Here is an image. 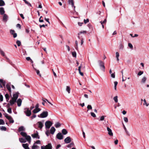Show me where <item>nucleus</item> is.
<instances>
[{
  "instance_id": "3",
  "label": "nucleus",
  "mask_w": 149,
  "mask_h": 149,
  "mask_svg": "<svg viewBox=\"0 0 149 149\" xmlns=\"http://www.w3.org/2000/svg\"><path fill=\"white\" fill-rule=\"evenodd\" d=\"M24 112L26 116H29L31 114V111L29 108H26L24 109Z\"/></svg>"
},
{
  "instance_id": "31",
  "label": "nucleus",
  "mask_w": 149,
  "mask_h": 149,
  "mask_svg": "<svg viewBox=\"0 0 149 149\" xmlns=\"http://www.w3.org/2000/svg\"><path fill=\"white\" fill-rule=\"evenodd\" d=\"M5 97L6 98V101L7 102H8L9 100V95L8 94H6L5 95Z\"/></svg>"
},
{
  "instance_id": "5",
  "label": "nucleus",
  "mask_w": 149,
  "mask_h": 149,
  "mask_svg": "<svg viewBox=\"0 0 149 149\" xmlns=\"http://www.w3.org/2000/svg\"><path fill=\"white\" fill-rule=\"evenodd\" d=\"M52 146L51 143H48L46 146H41V149H52Z\"/></svg>"
},
{
  "instance_id": "13",
  "label": "nucleus",
  "mask_w": 149,
  "mask_h": 149,
  "mask_svg": "<svg viewBox=\"0 0 149 149\" xmlns=\"http://www.w3.org/2000/svg\"><path fill=\"white\" fill-rule=\"evenodd\" d=\"M31 136L33 138H37L38 139H39L40 138V136L38 134H36L35 133L31 135Z\"/></svg>"
},
{
  "instance_id": "17",
  "label": "nucleus",
  "mask_w": 149,
  "mask_h": 149,
  "mask_svg": "<svg viewBox=\"0 0 149 149\" xmlns=\"http://www.w3.org/2000/svg\"><path fill=\"white\" fill-rule=\"evenodd\" d=\"M22 146L25 149H30L29 147V144L27 143L25 144H23Z\"/></svg>"
},
{
  "instance_id": "46",
  "label": "nucleus",
  "mask_w": 149,
  "mask_h": 149,
  "mask_svg": "<svg viewBox=\"0 0 149 149\" xmlns=\"http://www.w3.org/2000/svg\"><path fill=\"white\" fill-rule=\"evenodd\" d=\"M8 112L9 113H12V109L11 108H8L7 109Z\"/></svg>"
},
{
  "instance_id": "15",
  "label": "nucleus",
  "mask_w": 149,
  "mask_h": 149,
  "mask_svg": "<svg viewBox=\"0 0 149 149\" xmlns=\"http://www.w3.org/2000/svg\"><path fill=\"white\" fill-rule=\"evenodd\" d=\"M16 102V100L12 98L11 100H10L9 102V104L12 106Z\"/></svg>"
},
{
  "instance_id": "55",
  "label": "nucleus",
  "mask_w": 149,
  "mask_h": 149,
  "mask_svg": "<svg viewBox=\"0 0 149 149\" xmlns=\"http://www.w3.org/2000/svg\"><path fill=\"white\" fill-rule=\"evenodd\" d=\"M3 96L1 94L0 95V100L1 102L3 101Z\"/></svg>"
},
{
  "instance_id": "25",
  "label": "nucleus",
  "mask_w": 149,
  "mask_h": 149,
  "mask_svg": "<svg viewBox=\"0 0 149 149\" xmlns=\"http://www.w3.org/2000/svg\"><path fill=\"white\" fill-rule=\"evenodd\" d=\"M62 132L63 135H66L68 133V132L66 129H63L62 130Z\"/></svg>"
},
{
  "instance_id": "6",
  "label": "nucleus",
  "mask_w": 149,
  "mask_h": 149,
  "mask_svg": "<svg viewBox=\"0 0 149 149\" xmlns=\"http://www.w3.org/2000/svg\"><path fill=\"white\" fill-rule=\"evenodd\" d=\"M63 136L62 134L60 133H58L56 135V137L58 139L61 140L63 139Z\"/></svg>"
},
{
  "instance_id": "28",
  "label": "nucleus",
  "mask_w": 149,
  "mask_h": 149,
  "mask_svg": "<svg viewBox=\"0 0 149 149\" xmlns=\"http://www.w3.org/2000/svg\"><path fill=\"white\" fill-rule=\"evenodd\" d=\"M119 48V49L120 50H123V49L124 48V46L121 42L120 43Z\"/></svg>"
},
{
  "instance_id": "10",
  "label": "nucleus",
  "mask_w": 149,
  "mask_h": 149,
  "mask_svg": "<svg viewBox=\"0 0 149 149\" xmlns=\"http://www.w3.org/2000/svg\"><path fill=\"white\" fill-rule=\"evenodd\" d=\"M10 33L13 35L14 38H15L17 36V34L15 33V31L14 30L11 29L10 30Z\"/></svg>"
},
{
  "instance_id": "42",
  "label": "nucleus",
  "mask_w": 149,
  "mask_h": 149,
  "mask_svg": "<svg viewBox=\"0 0 149 149\" xmlns=\"http://www.w3.org/2000/svg\"><path fill=\"white\" fill-rule=\"evenodd\" d=\"M5 123L3 120L2 119H0V125H4Z\"/></svg>"
},
{
  "instance_id": "50",
  "label": "nucleus",
  "mask_w": 149,
  "mask_h": 149,
  "mask_svg": "<svg viewBox=\"0 0 149 149\" xmlns=\"http://www.w3.org/2000/svg\"><path fill=\"white\" fill-rule=\"evenodd\" d=\"M143 73V71H140L138 73V75L139 76H140Z\"/></svg>"
},
{
  "instance_id": "47",
  "label": "nucleus",
  "mask_w": 149,
  "mask_h": 149,
  "mask_svg": "<svg viewBox=\"0 0 149 149\" xmlns=\"http://www.w3.org/2000/svg\"><path fill=\"white\" fill-rule=\"evenodd\" d=\"M128 46L131 49H132L133 48V46L132 45L131 43H129L128 44Z\"/></svg>"
},
{
  "instance_id": "26",
  "label": "nucleus",
  "mask_w": 149,
  "mask_h": 149,
  "mask_svg": "<svg viewBox=\"0 0 149 149\" xmlns=\"http://www.w3.org/2000/svg\"><path fill=\"white\" fill-rule=\"evenodd\" d=\"M36 143H34L33 145L32 146V149H37L39 148L38 146L35 145Z\"/></svg>"
},
{
  "instance_id": "29",
  "label": "nucleus",
  "mask_w": 149,
  "mask_h": 149,
  "mask_svg": "<svg viewBox=\"0 0 149 149\" xmlns=\"http://www.w3.org/2000/svg\"><path fill=\"white\" fill-rule=\"evenodd\" d=\"M6 87L7 89L10 92H11V88L10 85L8 84H7L6 85Z\"/></svg>"
},
{
  "instance_id": "54",
  "label": "nucleus",
  "mask_w": 149,
  "mask_h": 149,
  "mask_svg": "<svg viewBox=\"0 0 149 149\" xmlns=\"http://www.w3.org/2000/svg\"><path fill=\"white\" fill-rule=\"evenodd\" d=\"M124 120L126 123H127L128 122V119L127 117H124Z\"/></svg>"
},
{
  "instance_id": "59",
  "label": "nucleus",
  "mask_w": 149,
  "mask_h": 149,
  "mask_svg": "<svg viewBox=\"0 0 149 149\" xmlns=\"http://www.w3.org/2000/svg\"><path fill=\"white\" fill-rule=\"evenodd\" d=\"M11 105L9 103H8L6 105V107L8 109V108H10V106Z\"/></svg>"
},
{
  "instance_id": "9",
  "label": "nucleus",
  "mask_w": 149,
  "mask_h": 149,
  "mask_svg": "<svg viewBox=\"0 0 149 149\" xmlns=\"http://www.w3.org/2000/svg\"><path fill=\"white\" fill-rule=\"evenodd\" d=\"M37 124H38V127L40 130H41L44 125L43 123L41 121H39L37 123Z\"/></svg>"
},
{
  "instance_id": "14",
  "label": "nucleus",
  "mask_w": 149,
  "mask_h": 149,
  "mask_svg": "<svg viewBox=\"0 0 149 149\" xmlns=\"http://www.w3.org/2000/svg\"><path fill=\"white\" fill-rule=\"evenodd\" d=\"M42 100H43V102H42V104L43 105H45V102H46V101H47L49 104H50L51 105H53V104L52 103L49 102L47 99H46L42 98Z\"/></svg>"
},
{
  "instance_id": "63",
  "label": "nucleus",
  "mask_w": 149,
  "mask_h": 149,
  "mask_svg": "<svg viewBox=\"0 0 149 149\" xmlns=\"http://www.w3.org/2000/svg\"><path fill=\"white\" fill-rule=\"evenodd\" d=\"M83 39H84L83 38H81V45H82V44H83V43L84 42Z\"/></svg>"
},
{
  "instance_id": "7",
  "label": "nucleus",
  "mask_w": 149,
  "mask_h": 149,
  "mask_svg": "<svg viewBox=\"0 0 149 149\" xmlns=\"http://www.w3.org/2000/svg\"><path fill=\"white\" fill-rule=\"evenodd\" d=\"M19 94V93L18 92H17L15 93L13 95V97L12 98L15 100H17Z\"/></svg>"
},
{
  "instance_id": "51",
  "label": "nucleus",
  "mask_w": 149,
  "mask_h": 149,
  "mask_svg": "<svg viewBox=\"0 0 149 149\" xmlns=\"http://www.w3.org/2000/svg\"><path fill=\"white\" fill-rule=\"evenodd\" d=\"M104 116H102L100 117V119L99 120L100 121H102L104 120Z\"/></svg>"
},
{
  "instance_id": "38",
  "label": "nucleus",
  "mask_w": 149,
  "mask_h": 149,
  "mask_svg": "<svg viewBox=\"0 0 149 149\" xmlns=\"http://www.w3.org/2000/svg\"><path fill=\"white\" fill-rule=\"evenodd\" d=\"M24 2L26 4H27L28 6H30L31 7L32 6H31V4L29 2H28L26 0H25Z\"/></svg>"
},
{
  "instance_id": "22",
  "label": "nucleus",
  "mask_w": 149,
  "mask_h": 149,
  "mask_svg": "<svg viewBox=\"0 0 149 149\" xmlns=\"http://www.w3.org/2000/svg\"><path fill=\"white\" fill-rule=\"evenodd\" d=\"M32 66L33 68V69L36 70V73H37V74L39 76H40V77H41V74L40 73V71L39 70H37L33 66V64L32 65Z\"/></svg>"
},
{
  "instance_id": "11",
  "label": "nucleus",
  "mask_w": 149,
  "mask_h": 149,
  "mask_svg": "<svg viewBox=\"0 0 149 149\" xmlns=\"http://www.w3.org/2000/svg\"><path fill=\"white\" fill-rule=\"evenodd\" d=\"M107 130L108 132V134L110 136H113V133L112 132V130L109 127H107Z\"/></svg>"
},
{
  "instance_id": "27",
  "label": "nucleus",
  "mask_w": 149,
  "mask_h": 149,
  "mask_svg": "<svg viewBox=\"0 0 149 149\" xmlns=\"http://www.w3.org/2000/svg\"><path fill=\"white\" fill-rule=\"evenodd\" d=\"M5 117H6L8 120H10L12 118V117L10 116H9L8 114L6 113L4 114Z\"/></svg>"
},
{
  "instance_id": "37",
  "label": "nucleus",
  "mask_w": 149,
  "mask_h": 149,
  "mask_svg": "<svg viewBox=\"0 0 149 149\" xmlns=\"http://www.w3.org/2000/svg\"><path fill=\"white\" fill-rule=\"evenodd\" d=\"M113 99L116 102H116H118V96H115L113 97Z\"/></svg>"
},
{
  "instance_id": "32",
  "label": "nucleus",
  "mask_w": 149,
  "mask_h": 149,
  "mask_svg": "<svg viewBox=\"0 0 149 149\" xmlns=\"http://www.w3.org/2000/svg\"><path fill=\"white\" fill-rule=\"evenodd\" d=\"M8 17L7 15H6V14H4L3 17V20L5 21H6L8 19Z\"/></svg>"
},
{
  "instance_id": "43",
  "label": "nucleus",
  "mask_w": 149,
  "mask_h": 149,
  "mask_svg": "<svg viewBox=\"0 0 149 149\" xmlns=\"http://www.w3.org/2000/svg\"><path fill=\"white\" fill-rule=\"evenodd\" d=\"M72 55L73 57H76V53L75 52H72Z\"/></svg>"
},
{
  "instance_id": "20",
  "label": "nucleus",
  "mask_w": 149,
  "mask_h": 149,
  "mask_svg": "<svg viewBox=\"0 0 149 149\" xmlns=\"http://www.w3.org/2000/svg\"><path fill=\"white\" fill-rule=\"evenodd\" d=\"M18 131L19 132H21L22 131H24L25 130V128L23 126H21L18 129Z\"/></svg>"
},
{
  "instance_id": "56",
  "label": "nucleus",
  "mask_w": 149,
  "mask_h": 149,
  "mask_svg": "<svg viewBox=\"0 0 149 149\" xmlns=\"http://www.w3.org/2000/svg\"><path fill=\"white\" fill-rule=\"evenodd\" d=\"M9 120V122L10 123H13L14 122V120L12 118L10 120Z\"/></svg>"
},
{
  "instance_id": "49",
  "label": "nucleus",
  "mask_w": 149,
  "mask_h": 149,
  "mask_svg": "<svg viewBox=\"0 0 149 149\" xmlns=\"http://www.w3.org/2000/svg\"><path fill=\"white\" fill-rule=\"evenodd\" d=\"M0 53L1 54L4 56H5V53H4V52H3V51L1 49L0 50Z\"/></svg>"
},
{
  "instance_id": "52",
  "label": "nucleus",
  "mask_w": 149,
  "mask_h": 149,
  "mask_svg": "<svg viewBox=\"0 0 149 149\" xmlns=\"http://www.w3.org/2000/svg\"><path fill=\"white\" fill-rule=\"evenodd\" d=\"M91 115L93 117H96V116L94 113L93 112H91Z\"/></svg>"
},
{
  "instance_id": "35",
  "label": "nucleus",
  "mask_w": 149,
  "mask_h": 149,
  "mask_svg": "<svg viewBox=\"0 0 149 149\" xmlns=\"http://www.w3.org/2000/svg\"><path fill=\"white\" fill-rule=\"evenodd\" d=\"M20 134L22 136L25 137L27 135L26 133L24 132H20Z\"/></svg>"
},
{
  "instance_id": "12",
  "label": "nucleus",
  "mask_w": 149,
  "mask_h": 149,
  "mask_svg": "<svg viewBox=\"0 0 149 149\" xmlns=\"http://www.w3.org/2000/svg\"><path fill=\"white\" fill-rule=\"evenodd\" d=\"M68 3L69 4H70L72 7L74 8V10L75 6H74V3L73 0H68Z\"/></svg>"
},
{
  "instance_id": "1",
  "label": "nucleus",
  "mask_w": 149,
  "mask_h": 149,
  "mask_svg": "<svg viewBox=\"0 0 149 149\" xmlns=\"http://www.w3.org/2000/svg\"><path fill=\"white\" fill-rule=\"evenodd\" d=\"M100 69L103 71H104L105 67L104 62L101 60H98V61Z\"/></svg>"
},
{
  "instance_id": "41",
  "label": "nucleus",
  "mask_w": 149,
  "mask_h": 149,
  "mask_svg": "<svg viewBox=\"0 0 149 149\" xmlns=\"http://www.w3.org/2000/svg\"><path fill=\"white\" fill-rule=\"evenodd\" d=\"M74 145V143L73 142H72L70 144L68 145L67 147L68 148H70L71 146H73Z\"/></svg>"
},
{
  "instance_id": "34",
  "label": "nucleus",
  "mask_w": 149,
  "mask_h": 149,
  "mask_svg": "<svg viewBox=\"0 0 149 149\" xmlns=\"http://www.w3.org/2000/svg\"><path fill=\"white\" fill-rule=\"evenodd\" d=\"M66 90L68 92V93H70V88L69 86H66Z\"/></svg>"
},
{
  "instance_id": "62",
  "label": "nucleus",
  "mask_w": 149,
  "mask_h": 149,
  "mask_svg": "<svg viewBox=\"0 0 149 149\" xmlns=\"http://www.w3.org/2000/svg\"><path fill=\"white\" fill-rule=\"evenodd\" d=\"M36 115L34 114L31 117V118L32 119H33L34 118H35L36 117Z\"/></svg>"
},
{
  "instance_id": "18",
  "label": "nucleus",
  "mask_w": 149,
  "mask_h": 149,
  "mask_svg": "<svg viewBox=\"0 0 149 149\" xmlns=\"http://www.w3.org/2000/svg\"><path fill=\"white\" fill-rule=\"evenodd\" d=\"M56 130L55 129L54 127H52L51 128L50 130V133L52 134H54L55 131Z\"/></svg>"
},
{
  "instance_id": "2",
  "label": "nucleus",
  "mask_w": 149,
  "mask_h": 149,
  "mask_svg": "<svg viewBox=\"0 0 149 149\" xmlns=\"http://www.w3.org/2000/svg\"><path fill=\"white\" fill-rule=\"evenodd\" d=\"M48 116V112L47 111H44L40 115H38V116L40 118H45L47 117Z\"/></svg>"
},
{
  "instance_id": "40",
  "label": "nucleus",
  "mask_w": 149,
  "mask_h": 149,
  "mask_svg": "<svg viewBox=\"0 0 149 149\" xmlns=\"http://www.w3.org/2000/svg\"><path fill=\"white\" fill-rule=\"evenodd\" d=\"M16 42L18 46H20L21 45V42L19 40H17Z\"/></svg>"
},
{
  "instance_id": "8",
  "label": "nucleus",
  "mask_w": 149,
  "mask_h": 149,
  "mask_svg": "<svg viewBox=\"0 0 149 149\" xmlns=\"http://www.w3.org/2000/svg\"><path fill=\"white\" fill-rule=\"evenodd\" d=\"M65 142L66 143H68L70 142L71 141V138L70 137L68 136L64 140Z\"/></svg>"
},
{
  "instance_id": "64",
  "label": "nucleus",
  "mask_w": 149,
  "mask_h": 149,
  "mask_svg": "<svg viewBox=\"0 0 149 149\" xmlns=\"http://www.w3.org/2000/svg\"><path fill=\"white\" fill-rule=\"evenodd\" d=\"M61 147V145L60 144H58L56 147V149H58V148H59L60 147Z\"/></svg>"
},
{
  "instance_id": "16",
  "label": "nucleus",
  "mask_w": 149,
  "mask_h": 149,
  "mask_svg": "<svg viewBox=\"0 0 149 149\" xmlns=\"http://www.w3.org/2000/svg\"><path fill=\"white\" fill-rule=\"evenodd\" d=\"M17 106L18 107L20 106L21 105V104L22 102V100L20 98L18 99L17 101Z\"/></svg>"
},
{
  "instance_id": "61",
  "label": "nucleus",
  "mask_w": 149,
  "mask_h": 149,
  "mask_svg": "<svg viewBox=\"0 0 149 149\" xmlns=\"http://www.w3.org/2000/svg\"><path fill=\"white\" fill-rule=\"evenodd\" d=\"M106 19H105L104 20V21L103 22H102V21H100V22L101 23V24H103L104 23H106Z\"/></svg>"
},
{
  "instance_id": "33",
  "label": "nucleus",
  "mask_w": 149,
  "mask_h": 149,
  "mask_svg": "<svg viewBox=\"0 0 149 149\" xmlns=\"http://www.w3.org/2000/svg\"><path fill=\"white\" fill-rule=\"evenodd\" d=\"M61 126V124L58 122L56 123L55 124V126L56 128L59 127Z\"/></svg>"
},
{
  "instance_id": "30",
  "label": "nucleus",
  "mask_w": 149,
  "mask_h": 149,
  "mask_svg": "<svg viewBox=\"0 0 149 149\" xmlns=\"http://www.w3.org/2000/svg\"><path fill=\"white\" fill-rule=\"evenodd\" d=\"M5 5L4 1L3 0H0V6H4Z\"/></svg>"
},
{
  "instance_id": "45",
  "label": "nucleus",
  "mask_w": 149,
  "mask_h": 149,
  "mask_svg": "<svg viewBox=\"0 0 149 149\" xmlns=\"http://www.w3.org/2000/svg\"><path fill=\"white\" fill-rule=\"evenodd\" d=\"M143 101L144 102V103L143 104V105H146V106H147V107H148V105H149V104H147V103H146V101L145 100V99H144V100H143Z\"/></svg>"
},
{
  "instance_id": "36",
  "label": "nucleus",
  "mask_w": 149,
  "mask_h": 149,
  "mask_svg": "<svg viewBox=\"0 0 149 149\" xmlns=\"http://www.w3.org/2000/svg\"><path fill=\"white\" fill-rule=\"evenodd\" d=\"M146 77H144L142 79L141 81V82L143 83H144L146 82Z\"/></svg>"
},
{
  "instance_id": "24",
  "label": "nucleus",
  "mask_w": 149,
  "mask_h": 149,
  "mask_svg": "<svg viewBox=\"0 0 149 149\" xmlns=\"http://www.w3.org/2000/svg\"><path fill=\"white\" fill-rule=\"evenodd\" d=\"M19 141L21 143H24L26 142L25 139L23 138H19Z\"/></svg>"
},
{
  "instance_id": "60",
  "label": "nucleus",
  "mask_w": 149,
  "mask_h": 149,
  "mask_svg": "<svg viewBox=\"0 0 149 149\" xmlns=\"http://www.w3.org/2000/svg\"><path fill=\"white\" fill-rule=\"evenodd\" d=\"M116 58H119V54L118 52H116Z\"/></svg>"
},
{
  "instance_id": "48",
  "label": "nucleus",
  "mask_w": 149,
  "mask_h": 149,
  "mask_svg": "<svg viewBox=\"0 0 149 149\" xmlns=\"http://www.w3.org/2000/svg\"><path fill=\"white\" fill-rule=\"evenodd\" d=\"M87 108L88 110L92 109V107L90 105H88L87 107Z\"/></svg>"
},
{
  "instance_id": "53",
  "label": "nucleus",
  "mask_w": 149,
  "mask_h": 149,
  "mask_svg": "<svg viewBox=\"0 0 149 149\" xmlns=\"http://www.w3.org/2000/svg\"><path fill=\"white\" fill-rule=\"evenodd\" d=\"M89 20L88 19H84V22L85 24H86L88 22H89Z\"/></svg>"
},
{
  "instance_id": "23",
  "label": "nucleus",
  "mask_w": 149,
  "mask_h": 149,
  "mask_svg": "<svg viewBox=\"0 0 149 149\" xmlns=\"http://www.w3.org/2000/svg\"><path fill=\"white\" fill-rule=\"evenodd\" d=\"M41 110V109H36L35 108L33 111V112L34 113H38L39 111H40Z\"/></svg>"
},
{
  "instance_id": "58",
  "label": "nucleus",
  "mask_w": 149,
  "mask_h": 149,
  "mask_svg": "<svg viewBox=\"0 0 149 149\" xmlns=\"http://www.w3.org/2000/svg\"><path fill=\"white\" fill-rule=\"evenodd\" d=\"M17 27L19 28L20 29L21 28V26L19 24H17L16 25Z\"/></svg>"
},
{
  "instance_id": "39",
  "label": "nucleus",
  "mask_w": 149,
  "mask_h": 149,
  "mask_svg": "<svg viewBox=\"0 0 149 149\" xmlns=\"http://www.w3.org/2000/svg\"><path fill=\"white\" fill-rule=\"evenodd\" d=\"M0 130L2 131H6V127L5 126H2L1 127Z\"/></svg>"
},
{
  "instance_id": "44",
  "label": "nucleus",
  "mask_w": 149,
  "mask_h": 149,
  "mask_svg": "<svg viewBox=\"0 0 149 149\" xmlns=\"http://www.w3.org/2000/svg\"><path fill=\"white\" fill-rule=\"evenodd\" d=\"M86 33V31H81L78 34V35H79L80 34H81Z\"/></svg>"
},
{
  "instance_id": "4",
  "label": "nucleus",
  "mask_w": 149,
  "mask_h": 149,
  "mask_svg": "<svg viewBox=\"0 0 149 149\" xmlns=\"http://www.w3.org/2000/svg\"><path fill=\"white\" fill-rule=\"evenodd\" d=\"M52 123L50 121H47L45 123V128L48 129L50 128L51 126L52 125Z\"/></svg>"
},
{
  "instance_id": "57",
  "label": "nucleus",
  "mask_w": 149,
  "mask_h": 149,
  "mask_svg": "<svg viewBox=\"0 0 149 149\" xmlns=\"http://www.w3.org/2000/svg\"><path fill=\"white\" fill-rule=\"evenodd\" d=\"M111 77L113 78H115V72L114 73H113L111 74Z\"/></svg>"
},
{
  "instance_id": "21",
  "label": "nucleus",
  "mask_w": 149,
  "mask_h": 149,
  "mask_svg": "<svg viewBox=\"0 0 149 149\" xmlns=\"http://www.w3.org/2000/svg\"><path fill=\"white\" fill-rule=\"evenodd\" d=\"M25 139L26 140H27L28 141L30 142L31 140V137L29 135H26L25 137Z\"/></svg>"
},
{
  "instance_id": "19",
  "label": "nucleus",
  "mask_w": 149,
  "mask_h": 149,
  "mask_svg": "<svg viewBox=\"0 0 149 149\" xmlns=\"http://www.w3.org/2000/svg\"><path fill=\"white\" fill-rule=\"evenodd\" d=\"M5 13V11L4 8L3 7L0 8V13L1 15H3Z\"/></svg>"
}]
</instances>
